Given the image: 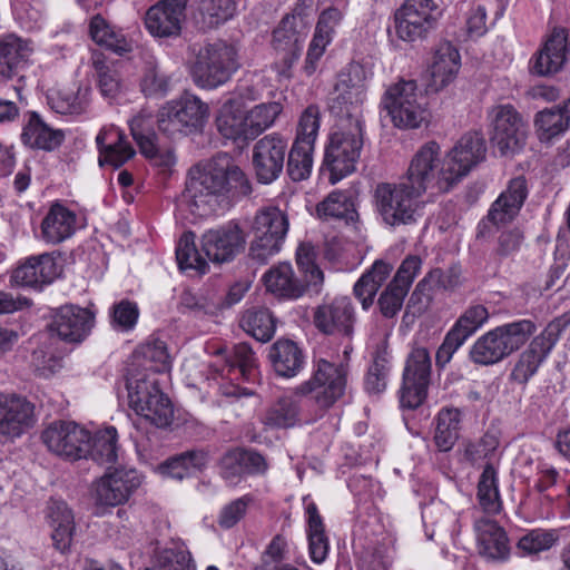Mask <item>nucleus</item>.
<instances>
[{
    "label": "nucleus",
    "mask_w": 570,
    "mask_h": 570,
    "mask_svg": "<svg viewBox=\"0 0 570 570\" xmlns=\"http://www.w3.org/2000/svg\"><path fill=\"white\" fill-rule=\"evenodd\" d=\"M250 191L245 173L224 156L189 170L185 197L191 213L204 217L216 213L230 197L247 196Z\"/></svg>",
    "instance_id": "nucleus-1"
},
{
    "label": "nucleus",
    "mask_w": 570,
    "mask_h": 570,
    "mask_svg": "<svg viewBox=\"0 0 570 570\" xmlns=\"http://www.w3.org/2000/svg\"><path fill=\"white\" fill-rule=\"evenodd\" d=\"M189 50L193 57L188 60V71L200 89L213 90L227 83L239 68L236 49L226 42L193 46Z\"/></svg>",
    "instance_id": "nucleus-2"
},
{
    "label": "nucleus",
    "mask_w": 570,
    "mask_h": 570,
    "mask_svg": "<svg viewBox=\"0 0 570 570\" xmlns=\"http://www.w3.org/2000/svg\"><path fill=\"white\" fill-rule=\"evenodd\" d=\"M530 320H520L497 326L484 333L470 348V360L481 366L494 365L518 351L535 332Z\"/></svg>",
    "instance_id": "nucleus-3"
},
{
    "label": "nucleus",
    "mask_w": 570,
    "mask_h": 570,
    "mask_svg": "<svg viewBox=\"0 0 570 570\" xmlns=\"http://www.w3.org/2000/svg\"><path fill=\"white\" fill-rule=\"evenodd\" d=\"M421 196L403 181L379 183L373 199L382 222L395 228L413 225L422 217Z\"/></svg>",
    "instance_id": "nucleus-4"
},
{
    "label": "nucleus",
    "mask_w": 570,
    "mask_h": 570,
    "mask_svg": "<svg viewBox=\"0 0 570 570\" xmlns=\"http://www.w3.org/2000/svg\"><path fill=\"white\" fill-rule=\"evenodd\" d=\"M382 104L396 128L416 129L430 122L428 97L414 80H400L390 86Z\"/></svg>",
    "instance_id": "nucleus-5"
},
{
    "label": "nucleus",
    "mask_w": 570,
    "mask_h": 570,
    "mask_svg": "<svg viewBox=\"0 0 570 570\" xmlns=\"http://www.w3.org/2000/svg\"><path fill=\"white\" fill-rule=\"evenodd\" d=\"M363 144V124L358 120L341 121L338 129L330 136L323 160L331 184H336L355 170Z\"/></svg>",
    "instance_id": "nucleus-6"
},
{
    "label": "nucleus",
    "mask_w": 570,
    "mask_h": 570,
    "mask_svg": "<svg viewBox=\"0 0 570 570\" xmlns=\"http://www.w3.org/2000/svg\"><path fill=\"white\" fill-rule=\"evenodd\" d=\"M208 116V105L196 95L185 91L159 108L157 126L163 134L176 138L200 130Z\"/></svg>",
    "instance_id": "nucleus-7"
},
{
    "label": "nucleus",
    "mask_w": 570,
    "mask_h": 570,
    "mask_svg": "<svg viewBox=\"0 0 570 570\" xmlns=\"http://www.w3.org/2000/svg\"><path fill=\"white\" fill-rule=\"evenodd\" d=\"M127 390L129 405L138 415L157 428H166L173 422V404L156 379L146 374L131 375L127 379Z\"/></svg>",
    "instance_id": "nucleus-8"
},
{
    "label": "nucleus",
    "mask_w": 570,
    "mask_h": 570,
    "mask_svg": "<svg viewBox=\"0 0 570 570\" xmlns=\"http://www.w3.org/2000/svg\"><path fill=\"white\" fill-rule=\"evenodd\" d=\"M366 72L360 63H351L338 75L332 92L330 109L341 121L363 124L362 105L365 100Z\"/></svg>",
    "instance_id": "nucleus-9"
},
{
    "label": "nucleus",
    "mask_w": 570,
    "mask_h": 570,
    "mask_svg": "<svg viewBox=\"0 0 570 570\" xmlns=\"http://www.w3.org/2000/svg\"><path fill=\"white\" fill-rule=\"evenodd\" d=\"M254 239L249 247V257L265 264L281 250L288 232V219L277 207H266L258 210L252 225Z\"/></svg>",
    "instance_id": "nucleus-10"
},
{
    "label": "nucleus",
    "mask_w": 570,
    "mask_h": 570,
    "mask_svg": "<svg viewBox=\"0 0 570 570\" xmlns=\"http://www.w3.org/2000/svg\"><path fill=\"white\" fill-rule=\"evenodd\" d=\"M492 145L501 156L512 157L525 146L528 124L510 104L498 105L489 111Z\"/></svg>",
    "instance_id": "nucleus-11"
},
{
    "label": "nucleus",
    "mask_w": 570,
    "mask_h": 570,
    "mask_svg": "<svg viewBox=\"0 0 570 570\" xmlns=\"http://www.w3.org/2000/svg\"><path fill=\"white\" fill-rule=\"evenodd\" d=\"M346 387V368L326 360H318L309 380L294 389L296 396H311L320 409H330L343 396Z\"/></svg>",
    "instance_id": "nucleus-12"
},
{
    "label": "nucleus",
    "mask_w": 570,
    "mask_h": 570,
    "mask_svg": "<svg viewBox=\"0 0 570 570\" xmlns=\"http://www.w3.org/2000/svg\"><path fill=\"white\" fill-rule=\"evenodd\" d=\"M141 482L142 476L135 469H114L92 483L91 499L102 513L107 509L127 503Z\"/></svg>",
    "instance_id": "nucleus-13"
},
{
    "label": "nucleus",
    "mask_w": 570,
    "mask_h": 570,
    "mask_svg": "<svg viewBox=\"0 0 570 570\" xmlns=\"http://www.w3.org/2000/svg\"><path fill=\"white\" fill-rule=\"evenodd\" d=\"M306 35L303 19L289 14L285 16L273 31V67L279 77L292 78L293 67L301 57Z\"/></svg>",
    "instance_id": "nucleus-14"
},
{
    "label": "nucleus",
    "mask_w": 570,
    "mask_h": 570,
    "mask_svg": "<svg viewBox=\"0 0 570 570\" xmlns=\"http://www.w3.org/2000/svg\"><path fill=\"white\" fill-rule=\"evenodd\" d=\"M485 154L487 144L483 135L468 132L448 154L440 168V176L449 185H452L465 176L473 166L484 160Z\"/></svg>",
    "instance_id": "nucleus-15"
},
{
    "label": "nucleus",
    "mask_w": 570,
    "mask_h": 570,
    "mask_svg": "<svg viewBox=\"0 0 570 570\" xmlns=\"http://www.w3.org/2000/svg\"><path fill=\"white\" fill-rule=\"evenodd\" d=\"M431 357L425 347H415L407 356L403 372L400 402L403 407L415 409L426 397L431 379Z\"/></svg>",
    "instance_id": "nucleus-16"
},
{
    "label": "nucleus",
    "mask_w": 570,
    "mask_h": 570,
    "mask_svg": "<svg viewBox=\"0 0 570 570\" xmlns=\"http://www.w3.org/2000/svg\"><path fill=\"white\" fill-rule=\"evenodd\" d=\"M436 10L434 0H405L394 16L397 37L409 42L425 38L435 27L434 11Z\"/></svg>",
    "instance_id": "nucleus-17"
},
{
    "label": "nucleus",
    "mask_w": 570,
    "mask_h": 570,
    "mask_svg": "<svg viewBox=\"0 0 570 570\" xmlns=\"http://www.w3.org/2000/svg\"><path fill=\"white\" fill-rule=\"evenodd\" d=\"M47 448L70 460L88 458L89 431L73 422H55L41 435Z\"/></svg>",
    "instance_id": "nucleus-18"
},
{
    "label": "nucleus",
    "mask_w": 570,
    "mask_h": 570,
    "mask_svg": "<svg viewBox=\"0 0 570 570\" xmlns=\"http://www.w3.org/2000/svg\"><path fill=\"white\" fill-rule=\"evenodd\" d=\"M287 141L276 134L258 139L253 147L252 161L258 183L268 185L275 181L284 169Z\"/></svg>",
    "instance_id": "nucleus-19"
},
{
    "label": "nucleus",
    "mask_w": 570,
    "mask_h": 570,
    "mask_svg": "<svg viewBox=\"0 0 570 570\" xmlns=\"http://www.w3.org/2000/svg\"><path fill=\"white\" fill-rule=\"evenodd\" d=\"M315 327L325 335L351 337L355 323L353 303L347 296L324 301L313 312Z\"/></svg>",
    "instance_id": "nucleus-20"
},
{
    "label": "nucleus",
    "mask_w": 570,
    "mask_h": 570,
    "mask_svg": "<svg viewBox=\"0 0 570 570\" xmlns=\"http://www.w3.org/2000/svg\"><path fill=\"white\" fill-rule=\"evenodd\" d=\"M245 245V233L235 222L208 229L202 236L203 252L217 264L232 262L244 250Z\"/></svg>",
    "instance_id": "nucleus-21"
},
{
    "label": "nucleus",
    "mask_w": 570,
    "mask_h": 570,
    "mask_svg": "<svg viewBox=\"0 0 570 570\" xmlns=\"http://www.w3.org/2000/svg\"><path fill=\"white\" fill-rule=\"evenodd\" d=\"M36 423L35 405L24 396L0 393V438L13 441Z\"/></svg>",
    "instance_id": "nucleus-22"
},
{
    "label": "nucleus",
    "mask_w": 570,
    "mask_h": 570,
    "mask_svg": "<svg viewBox=\"0 0 570 570\" xmlns=\"http://www.w3.org/2000/svg\"><path fill=\"white\" fill-rule=\"evenodd\" d=\"M94 324L95 315L89 309L63 305L53 315L50 330L66 342L78 343L87 337Z\"/></svg>",
    "instance_id": "nucleus-23"
},
{
    "label": "nucleus",
    "mask_w": 570,
    "mask_h": 570,
    "mask_svg": "<svg viewBox=\"0 0 570 570\" xmlns=\"http://www.w3.org/2000/svg\"><path fill=\"white\" fill-rule=\"evenodd\" d=\"M268 469L266 459L254 450L234 448L228 450L219 460V474L236 484L245 474H264Z\"/></svg>",
    "instance_id": "nucleus-24"
},
{
    "label": "nucleus",
    "mask_w": 570,
    "mask_h": 570,
    "mask_svg": "<svg viewBox=\"0 0 570 570\" xmlns=\"http://www.w3.org/2000/svg\"><path fill=\"white\" fill-rule=\"evenodd\" d=\"M187 0H161L146 12L145 24L155 37L178 36Z\"/></svg>",
    "instance_id": "nucleus-25"
},
{
    "label": "nucleus",
    "mask_w": 570,
    "mask_h": 570,
    "mask_svg": "<svg viewBox=\"0 0 570 570\" xmlns=\"http://www.w3.org/2000/svg\"><path fill=\"white\" fill-rule=\"evenodd\" d=\"M440 153L441 148L435 141L424 144L413 156L402 181L423 195L435 178L440 165Z\"/></svg>",
    "instance_id": "nucleus-26"
},
{
    "label": "nucleus",
    "mask_w": 570,
    "mask_h": 570,
    "mask_svg": "<svg viewBox=\"0 0 570 570\" xmlns=\"http://www.w3.org/2000/svg\"><path fill=\"white\" fill-rule=\"evenodd\" d=\"M568 35L564 28H554L542 48L535 53L531 71L541 77L558 73L568 56Z\"/></svg>",
    "instance_id": "nucleus-27"
},
{
    "label": "nucleus",
    "mask_w": 570,
    "mask_h": 570,
    "mask_svg": "<svg viewBox=\"0 0 570 570\" xmlns=\"http://www.w3.org/2000/svg\"><path fill=\"white\" fill-rule=\"evenodd\" d=\"M59 273L55 257L45 253L27 258L13 271L11 281L17 285L40 288L50 284Z\"/></svg>",
    "instance_id": "nucleus-28"
},
{
    "label": "nucleus",
    "mask_w": 570,
    "mask_h": 570,
    "mask_svg": "<svg viewBox=\"0 0 570 570\" xmlns=\"http://www.w3.org/2000/svg\"><path fill=\"white\" fill-rule=\"evenodd\" d=\"M267 292L278 298L297 299L306 292H313L308 282L296 276L288 263H279L271 267L263 276Z\"/></svg>",
    "instance_id": "nucleus-29"
},
{
    "label": "nucleus",
    "mask_w": 570,
    "mask_h": 570,
    "mask_svg": "<svg viewBox=\"0 0 570 570\" xmlns=\"http://www.w3.org/2000/svg\"><path fill=\"white\" fill-rule=\"evenodd\" d=\"M479 553L488 560L504 561L510 554L505 530L494 520L481 518L474 522Z\"/></svg>",
    "instance_id": "nucleus-30"
},
{
    "label": "nucleus",
    "mask_w": 570,
    "mask_h": 570,
    "mask_svg": "<svg viewBox=\"0 0 570 570\" xmlns=\"http://www.w3.org/2000/svg\"><path fill=\"white\" fill-rule=\"evenodd\" d=\"M527 196L528 187L524 177L510 180L508 188L491 205L488 220L497 226L511 223L518 216Z\"/></svg>",
    "instance_id": "nucleus-31"
},
{
    "label": "nucleus",
    "mask_w": 570,
    "mask_h": 570,
    "mask_svg": "<svg viewBox=\"0 0 570 570\" xmlns=\"http://www.w3.org/2000/svg\"><path fill=\"white\" fill-rule=\"evenodd\" d=\"M46 517L51 528L55 549L61 553L69 551L76 532L75 515L71 509L63 501L50 500Z\"/></svg>",
    "instance_id": "nucleus-32"
},
{
    "label": "nucleus",
    "mask_w": 570,
    "mask_h": 570,
    "mask_svg": "<svg viewBox=\"0 0 570 570\" xmlns=\"http://www.w3.org/2000/svg\"><path fill=\"white\" fill-rule=\"evenodd\" d=\"M43 242L57 245L70 238L77 229V215L66 206L55 203L41 222Z\"/></svg>",
    "instance_id": "nucleus-33"
},
{
    "label": "nucleus",
    "mask_w": 570,
    "mask_h": 570,
    "mask_svg": "<svg viewBox=\"0 0 570 570\" xmlns=\"http://www.w3.org/2000/svg\"><path fill=\"white\" fill-rule=\"evenodd\" d=\"M96 142L100 153V166L108 164L114 168H119L135 155V150L126 140L125 134L115 127L100 130L96 137Z\"/></svg>",
    "instance_id": "nucleus-34"
},
{
    "label": "nucleus",
    "mask_w": 570,
    "mask_h": 570,
    "mask_svg": "<svg viewBox=\"0 0 570 570\" xmlns=\"http://www.w3.org/2000/svg\"><path fill=\"white\" fill-rule=\"evenodd\" d=\"M268 357L274 372L281 377H294L305 365L303 351L291 340H277L271 346Z\"/></svg>",
    "instance_id": "nucleus-35"
},
{
    "label": "nucleus",
    "mask_w": 570,
    "mask_h": 570,
    "mask_svg": "<svg viewBox=\"0 0 570 570\" xmlns=\"http://www.w3.org/2000/svg\"><path fill=\"white\" fill-rule=\"evenodd\" d=\"M32 48L19 37L9 35L0 39V76L18 77L27 67Z\"/></svg>",
    "instance_id": "nucleus-36"
},
{
    "label": "nucleus",
    "mask_w": 570,
    "mask_h": 570,
    "mask_svg": "<svg viewBox=\"0 0 570 570\" xmlns=\"http://www.w3.org/2000/svg\"><path fill=\"white\" fill-rule=\"evenodd\" d=\"M219 134L230 140H249L246 110L238 99H228L219 109L216 118Z\"/></svg>",
    "instance_id": "nucleus-37"
},
{
    "label": "nucleus",
    "mask_w": 570,
    "mask_h": 570,
    "mask_svg": "<svg viewBox=\"0 0 570 570\" xmlns=\"http://www.w3.org/2000/svg\"><path fill=\"white\" fill-rule=\"evenodd\" d=\"M65 134L61 130L49 127L36 111L29 114L21 134V140L26 146L47 151L58 148Z\"/></svg>",
    "instance_id": "nucleus-38"
},
{
    "label": "nucleus",
    "mask_w": 570,
    "mask_h": 570,
    "mask_svg": "<svg viewBox=\"0 0 570 570\" xmlns=\"http://www.w3.org/2000/svg\"><path fill=\"white\" fill-rule=\"evenodd\" d=\"M460 69L459 51L449 42L442 43L435 51L431 66V83L434 90H441L455 78Z\"/></svg>",
    "instance_id": "nucleus-39"
},
{
    "label": "nucleus",
    "mask_w": 570,
    "mask_h": 570,
    "mask_svg": "<svg viewBox=\"0 0 570 570\" xmlns=\"http://www.w3.org/2000/svg\"><path fill=\"white\" fill-rule=\"evenodd\" d=\"M570 122V98L562 105L539 111L534 118V127L541 141H550L563 134Z\"/></svg>",
    "instance_id": "nucleus-40"
},
{
    "label": "nucleus",
    "mask_w": 570,
    "mask_h": 570,
    "mask_svg": "<svg viewBox=\"0 0 570 570\" xmlns=\"http://www.w3.org/2000/svg\"><path fill=\"white\" fill-rule=\"evenodd\" d=\"M209 461V454L204 449H194L176 454L159 465L161 474L176 480H183L193 471H203Z\"/></svg>",
    "instance_id": "nucleus-41"
},
{
    "label": "nucleus",
    "mask_w": 570,
    "mask_h": 570,
    "mask_svg": "<svg viewBox=\"0 0 570 570\" xmlns=\"http://www.w3.org/2000/svg\"><path fill=\"white\" fill-rule=\"evenodd\" d=\"M306 514L309 557L313 562L322 563L327 558L330 550V542L325 533L323 519L314 502L307 504Z\"/></svg>",
    "instance_id": "nucleus-42"
},
{
    "label": "nucleus",
    "mask_w": 570,
    "mask_h": 570,
    "mask_svg": "<svg viewBox=\"0 0 570 570\" xmlns=\"http://www.w3.org/2000/svg\"><path fill=\"white\" fill-rule=\"evenodd\" d=\"M240 327L262 343L271 341L276 331V318L265 307L247 309L239 322Z\"/></svg>",
    "instance_id": "nucleus-43"
},
{
    "label": "nucleus",
    "mask_w": 570,
    "mask_h": 570,
    "mask_svg": "<svg viewBox=\"0 0 570 570\" xmlns=\"http://www.w3.org/2000/svg\"><path fill=\"white\" fill-rule=\"evenodd\" d=\"M89 35L96 43L105 46L119 56L131 50V46L125 36L120 31H116L100 14L91 18Z\"/></svg>",
    "instance_id": "nucleus-44"
},
{
    "label": "nucleus",
    "mask_w": 570,
    "mask_h": 570,
    "mask_svg": "<svg viewBox=\"0 0 570 570\" xmlns=\"http://www.w3.org/2000/svg\"><path fill=\"white\" fill-rule=\"evenodd\" d=\"M88 448V458L99 464L115 463L118 458L116 428L108 426L94 435L89 433Z\"/></svg>",
    "instance_id": "nucleus-45"
},
{
    "label": "nucleus",
    "mask_w": 570,
    "mask_h": 570,
    "mask_svg": "<svg viewBox=\"0 0 570 570\" xmlns=\"http://www.w3.org/2000/svg\"><path fill=\"white\" fill-rule=\"evenodd\" d=\"M549 353L533 340L529 346L519 355L510 379L519 384H525L538 372Z\"/></svg>",
    "instance_id": "nucleus-46"
},
{
    "label": "nucleus",
    "mask_w": 570,
    "mask_h": 570,
    "mask_svg": "<svg viewBox=\"0 0 570 570\" xmlns=\"http://www.w3.org/2000/svg\"><path fill=\"white\" fill-rule=\"evenodd\" d=\"M461 413L458 409H443L436 417L434 443L442 452L450 451L459 439Z\"/></svg>",
    "instance_id": "nucleus-47"
},
{
    "label": "nucleus",
    "mask_w": 570,
    "mask_h": 570,
    "mask_svg": "<svg viewBox=\"0 0 570 570\" xmlns=\"http://www.w3.org/2000/svg\"><path fill=\"white\" fill-rule=\"evenodd\" d=\"M173 85L174 73L156 62L147 63L140 81L141 91L147 97L163 99L171 91Z\"/></svg>",
    "instance_id": "nucleus-48"
},
{
    "label": "nucleus",
    "mask_w": 570,
    "mask_h": 570,
    "mask_svg": "<svg viewBox=\"0 0 570 570\" xmlns=\"http://www.w3.org/2000/svg\"><path fill=\"white\" fill-rule=\"evenodd\" d=\"M236 10L234 0H200L197 21L204 29H213L233 18Z\"/></svg>",
    "instance_id": "nucleus-49"
},
{
    "label": "nucleus",
    "mask_w": 570,
    "mask_h": 570,
    "mask_svg": "<svg viewBox=\"0 0 570 570\" xmlns=\"http://www.w3.org/2000/svg\"><path fill=\"white\" fill-rule=\"evenodd\" d=\"M91 65L97 73L101 94L106 97H115L120 89L117 61L110 60L102 52L95 50L91 55Z\"/></svg>",
    "instance_id": "nucleus-50"
},
{
    "label": "nucleus",
    "mask_w": 570,
    "mask_h": 570,
    "mask_svg": "<svg viewBox=\"0 0 570 570\" xmlns=\"http://www.w3.org/2000/svg\"><path fill=\"white\" fill-rule=\"evenodd\" d=\"M48 104L58 114L79 115L88 106L87 90L61 88L48 96Z\"/></svg>",
    "instance_id": "nucleus-51"
},
{
    "label": "nucleus",
    "mask_w": 570,
    "mask_h": 570,
    "mask_svg": "<svg viewBox=\"0 0 570 570\" xmlns=\"http://www.w3.org/2000/svg\"><path fill=\"white\" fill-rule=\"evenodd\" d=\"M390 370V357L386 348L377 347L365 375V391L372 395H377L385 391Z\"/></svg>",
    "instance_id": "nucleus-52"
},
{
    "label": "nucleus",
    "mask_w": 570,
    "mask_h": 570,
    "mask_svg": "<svg viewBox=\"0 0 570 570\" xmlns=\"http://www.w3.org/2000/svg\"><path fill=\"white\" fill-rule=\"evenodd\" d=\"M138 365L155 373L170 370L171 361L165 342L153 340L141 345L136 354Z\"/></svg>",
    "instance_id": "nucleus-53"
},
{
    "label": "nucleus",
    "mask_w": 570,
    "mask_h": 570,
    "mask_svg": "<svg viewBox=\"0 0 570 570\" xmlns=\"http://www.w3.org/2000/svg\"><path fill=\"white\" fill-rule=\"evenodd\" d=\"M478 500L482 509L488 513H498L501 510L498 475L492 464H487L480 475Z\"/></svg>",
    "instance_id": "nucleus-54"
},
{
    "label": "nucleus",
    "mask_w": 570,
    "mask_h": 570,
    "mask_svg": "<svg viewBox=\"0 0 570 570\" xmlns=\"http://www.w3.org/2000/svg\"><path fill=\"white\" fill-rule=\"evenodd\" d=\"M298 403L289 396H284L267 410L264 423L269 428L287 429L298 422Z\"/></svg>",
    "instance_id": "nucleus-55"
},
{
    "label": "nucleus",
    "mask_w": 570,
    "mask_h": 570,
    "mask_svg": "<svg viewBox=\"0 0 570 570\" xmlns=\"http://www.w3.org/2000/svg\"><path fill=\"white\" fill-rule=\"evenodd\" d=\"M314 147L308 142H294L287 153V174L293 181H302L309 177L313 166Z\"/></svg>",
    "instance_id": "nucleus-56"
},
{
    "label": "nucleus",
    "mask_w": 570,
    "mask_h": 570,
    "mask_svg": "<svg viewBox=\"0 0 570 570\" xmlns=\"http://www.w3.org/2000/svg\"><path fill=\"white\" fill-rule=\"evenodd\" d=\"M282 112V105L276 101L259 104L250 110H246L249 138L255 139L269 128Z\"/></svg>",
    "instance_id": "nucleus-57"
},
{
    "label": "nucleus",
    "mask_w": 570,
    "mask_h": 570,
    "mask_svg": "<svg viewBox=\"0 0 570 570\" xmlns=\"http://www.w3.org/2000/svg\"><path fill=\"white\" fill-rule=\"evenodd\" d=\"M154 122L151 114L145 110L129 121L131 136L141 154H150L154 150L153 142L157 141Z\"/></svg>",
    "instance_id": "nucleus-58"
},
{
    "label": "nucleus",
    "mask_w": 570,
    "mask_h": 570,
    "mask_svg": "<svg viewBox=\"0 0 570 570\" xmlns=\"http://www.w3.org/2000/svg\"><path fill=\"white\" fill-rule=\"evenodd\" d=\"M176 259L180 269H196L205 273L208 267L207 262L196 248L193 232H186L181 235L176 248Z\"/></svg>",
    "instance_id": "nucleus-59"
},
{
    "label": "nucleus",
    "mask_w": 570,
    "mask_h": 570,
    "mask_svg": "<svg viewBox=\"0 0 570 570\" xmlns=\"http://www.w3.org/2000/svg\"><path fill=\"white\" fill-rule=\"evenodd\" d=\"M148 570H194L189 552L180 548L160 549Z\"/></svg>",
    "instance_id": "nucleus-60"
},
{
    "label": "nucleus",
    "mask_w": 570,
    "mask_h": 570,
    "mask_svg": "<svg viewBox=\"0 0 570 570\" xmlns=\"http://www.w3.org/2000/svg\"><path fill=\"white\" fill-rule=\"evenodd\" d=\"M490 312L483 304H471L459 316L453 326L471 337L489 320Z\"/></svg>",
    "instance_id": "nucleus-61"
},
{
    "label": "nucleus",
    "mask_w": 570,
    "mask_h": 570,
    "mask_svg": "<svg viewBox=\"0 0 570 570\" xmlns=\"http://www.w3.org/2000/svg\"><path fill=\"white\" fill-rule=\"evenodd\" d=\"M296 262L304 274V279L313 286V293L318 294L324 281L323 272L314 263L313 248L301 245L296 252Z\"/></svg>",
    "instance_id": "nucleus-62"
},
{
    "label": "nucleus",
    "mask_w": 570,
    "mask_h": 570,
    "mask_svg": "<svg viewBox=\"0 0 570 570\" xmlns=\"http://www.w3.org/2000/svg\"><path fill=\"white\" fill-rule=\"evenodd\" d=\"M352 206L347 195L336 190L321 202L316 210L321 218H346L352 212Z\"/></svg>",
    "instance_id": "nucleus-63"
},
{
    "label": "nucleus",
    "mask_w": 570,
    "mask_h": 570,
    "mask_svg": "<svg viewBox=\"0 0 570 570\" xmlns=\"http://www.w3.org/2000/svg\"><path fill=\"white\" fill-rule=\"evenodd\" d=\"M557 540L558 535L552 530H532L519 540L518 548L525 553L533 554L549 550Z\"/></svg>",
    "instance_id": "nucleus-64"
}]
</instances>
